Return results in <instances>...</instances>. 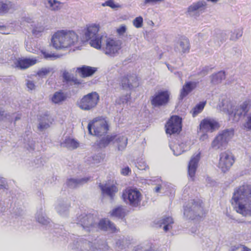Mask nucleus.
Instances as JSON below:
<instances>
[{"instance_id": "nucleus-1", "label": "nucleus", "mask_w": 251, "mask_h": 251, "mask_svg": "<svg viewBox=\"0 0 251 251\" xmlns=\"http://www.w3.org/2000/svg\"><path fill=\"white\" fill-rule=\"evenodd\" d=\"M231 203L237 213L251 216V185H243L235 190Z\"/></svg>"}, {"instance_id": "nucleus-2", "label": "nucleus", "mask_w": 251, "mask_h": 251, "mask_svg": "<svg viewBox=\"0 0 251 251\" xmlns=\"http://www.w3.org/2000/svg\"><path fill=\"white\" fill-rule=\"evenodd\" d=\"M35 219L37 222L49 230L50 232L53 235L56 236L60 240H62V238L65 240V238H64L65 237L67 238V241H69V234L67 233V231L63 228V226L55 225L51 223L50 220L47 217L42 206L37 210Z\"/></svg>"}, {"instance_id": "nucleus-3", "label": "nucleus", "mask_w": 251, "mask_h": 251, "mask_svg": "<svg viewBox=\"0 0 251 251\" xmlns=\"http://www.w3.org/2000/svg\"><path fill=\"white\" fill-rule=\"evenodd\" d=\"M78 37L73 30H61L56 32L52 36L51 43L56 49L68 48L78 41Z\"/></svg>"}, {"instance_id": "nucleus-4", "label": "nucleus", "mask_w": 251, "mask_h": 251, "mask_svg": "<svg viewBox=\"0 0 251 251\" xmlns=\"http://www.w3.org/2000/svg\"><path fill=\"white\" fill-rule=\"evenodd\" d=\"M72 249L76 251H110V247L104 239H97L94 244L86 240H81L74 243Z\"/></svg>"}, {"instance_id": "nucleus-5", "label": "nucleus", "mask_w": 251, "mask_h": 251, "mask_svg": "<svg viewBox=\"0 0 251 251\" xmlns=\"http://www.w3.org/2000/svg\"><path fill=\"white\" fill-rule=\"evenodd\" d=\"M97 217V215L96 214L83 212L80 214H77L74 221L86 232H94Z\"/></svg>"}, {"instance_id": "nucleus-6", "label": "nucleus", "mask_w": 251, "mask_h": 251, "mask_svg": "<svg viewBox=\"0 0 251 251\" xmlns=\"http://www.w3.org/2000/svg\"><path fill=\"white\" fill-rule=\"evenodd\" d=\"M223 109L226 111L230 119L234 122H238L241 117L245 115L249 111V103L247 101L244 102L240 106H234L230 103L226 105L225 101L222 102Z\"/></svg>"}, {"instance_id": "nucleus-7", "label": "nucleus", "mask_w": 251, "mask_h": 251, "mask_svg": "<svg viewBox=\"0 0 251 251\" xmlns=\"http://www.w3.org/2000/svg\"><path fill=\"white\" fill-rule=\"evenodd\" d=\"M234 134V130L232 128L225 129L220 131L212 142L211 147L215 150H222L226 149Z\"/></svg>"}, {"instance_id": "nucleus-8", "label": "nucleus", "mask_w": 251, "mask_h": 251, "mask_svg": "<svg viewBox=\"0 0 251 251\" xmlns=\"http://www.w3.org/2000/svg\"><path fill=\"white\" fill-rule=\"evenodd\" d=\"M200 200H191L183 206V215L186 219L194 220L203 214V207Z\"/></svg>"}, {"instance_id": "nucleus-9", "label": "nucleus", "mask_w": 251, "mask_h": 251, "mask_svg": "<svg viewBox=\"0 0 251 251\" xmlns=\"http://www.w3.org/2000/svg\"><path fill=\"white\" fill-rule=\"evenodd\" d=\"M99 25L96 24H93L88 26L84 36L86 40H90L91 46L97 49L101 48V40L102 36L98 34L99 31Z\"/></svg>"}, {"instance_id": "nucleus-10", "label": "nucleus", "mask_w": 251, "mask_h": 251, "mask_svg": "<svg viewBox=\"0 0 251 251\" xmlns=\"http://www.w3.org/2000/svg\"><path fill=\"white\" fill-rule=\"evenodd\" d=\"M99 100V94L96 92H92L84 96L81 99L78 105L82 110H89L96 106Z\"/></svg>"}, {"instance_id": "nucleus-11", "label": "nucleus", "mask_w": 251, "mask_h": 251, "mask_svg": "<svg viewBox=\"0 0 251 251\" xmlns=\"http://www.w3.org/2000/svg\"><path fill=\"white\" fill-rule=\"evenodd\" d=\"M122 197L124 201L133 207H137L141 201V193L136 189H128L123 192Z\"/></svg>"}, {"instance_id": "nucleus-12", "label": "nucleus", "mask_w": 251, "mask_h": 251, "mask_svg": "<svg viewBox=\"0 0 251 251\" xmlns=\"http://www.w3.org/2000/svg\"><path fill=\"white\" fill-rule=\"evenodd\" d=\"M87 128L90 134L96 136H101L105 135L109 129L108 125L105 120L95 123L94 122H90Z\"/></svg>"}, {"instance_id": "nucleus-13", "label": "nucleus", "mask_w": 251, "mask_h": 251, "mask_svg": "<svg viewBox=\"0 0 251 251\" xmlns=\"http://www.w3.org/2000/svg\"><path fill=\"white\" fill-rule=\"evenodd\" d=\"M122 44V41L120 40L108 38L106 40L105 47L102 48L103 51L110 57H114L118 54L121 49Z\"/></svg>"}, {"instance_id": "nucleus-14", "label": "nucleus", "mask_w": 251, "mask_h": 251, "mask_svg": "<svg viewBox=\"0 0 251 251\" xmlns=\"http://www.w3.org/2000/svg\"><path fill=\"white\" fill-rule=\"evenodd\" d=\"M167 134H178L182 129V118L178 116H172L165 125Z\"/></svg>"}, {"instance_id": "nucleus-15", "label": "nucleus", "mask_w": 251, "mask_h": 251, "mask_svg": "<svg viewBox=\"0 0 251 251\" xmlns=\"http://www.w3.org/2000/svg\"><path fill=\"white\" fill-rule=\"evenodd\" d=\"M235 162L232 154L228 151H224L220 154L218 167L223 173L227 172Z\"/></svg>"}, {"instance_id": "nucleus-16", "label": "nucleus", "mask_w": 251, "mask_h": 251, "mask_svg": "<svg viewBox=\"0 0 251 251\" xmlns=\"http://www.w3.org/2000/svg\"><path fill=\"white\" fill-rule=\"evenodd\" d=\"M117 228L115 224L107 218L100 219L97 215L95 232L100 231L116 232Z\"/></svg>"}, {"instance_id": "nucleus-17", "label": "nucleus", "mask_w": 251, "mask_h": 251, "mask_svg": "<svg viewBox=\"0 0 251 251\" xmlns=\"http://www.w3.org/2000/svg\"><path fill=\"white\" fill-rule=\"evenodd\" d=\"M139 80L135 75H127L121 77L120 86L125 90H131L139 86Z\"/></svg>"}, {"instance_id": "nucleus-18", "label": "nucleus", "mask_w": 251, "mask_h": 251, "mask_svg": "<svg viewBox=\"0 0 251 251\" xmlns=\"http://www.w3.org/2000/svg\"><path fill=\"white\" fill-rule=\"evenodd\" d=\"M169 100V94L167 91H161L152 96L151 101L154 107L166 105Z\"/></svg>"}, {"instance_id": "nucleus-19", "label": "nucleus", "mask_w": 251, "mask_h": 251, "mask_svg": "<svg viewBox=\"0 0 251 251\" xmlns=\"http://www.w3.org/2000/svg\"><path fill=\"white\" fill-rule=\"evenodd\" d=\"M219 127L220 124L217 121L208 118L203 119L200 124V130L205 132H213Z\"/></svg>"}, {"instance_id": "nucleus-20", "label": "nucleus", "mask_w": 251, "mask_h": 251, "mask_svg": "<svg viewBox=\"0 0 251 251\" xmlns=\"http://www.w3.org/2000/svg\"><path fill=\"white\" fill-rule=\"evenodd\" d=\"M200 159V153H198L193 156L189 162L188 165V174L192 180H194Z\"/></svg>"}, {"instance_id": "nucleus-21", "label": "nucleus", "mask_w": 251, "mask_h": 251, "mask_svg": "<svg viewBox=\"0 0 251 251\" xmlns=\"http://www.w3.org/2000/svg\"><path fill=\"white\" fill-rule=\"evenodd\" d=\"M70 206L71 203L67 200H59L57 201L55 209L60 215L66 216L69 214Z\"/></svg>"}, {"instance_id": "nucleus-22", "label": "nucleus", "mask_w": 251, "mask_h": 251, "mask_svg": "<svg viewBox=\"0 0 251 251\" xmlns=\"http://www.w3.org/2000/svg\"><path fill=\"white\" fill-rule=\"evenodd\" d=\"M91 179V176L83 178H70L67 180L66 185L70 188H76L86 183Z\"/></svg>"}, {"instance_id": "nucleus-23", "label": "nucleus", "mask_w": 251, "mask_h": 251, "mask_svg": "<svg viewBox=\"0 0 251 251\" xmlns=\"http://www.w3.org/2000/svg\"><path fill=\"white\" fill-rule=\"evenodd\" d=\"M37 61V59L33 58H19L16 63V66L21 69H25L35 64Z\"/></svg>"}, {"instance_id": "nucleus-24", "label": "nucleus", "mask_w": 251, "mask_h": 251, "mask_svg": "<svg viewBox=\"0 0 251 251\" xmlns=\"http://www.w3.org/2000/svg\"><path fill=\"white\" fill-rule=\"evenodd\" d=\"M97 71V68L83 65L77 68L76 72L79 73L81 77L84 78L92 76Z\"/></svg>"}, {"instance_id": "nucleus-25", "label": "nucleus", "mask_w": 251, "mask_h": 251, "mask_svg": "<svg viewBox=\"0 0 251 251\" xmlns=\"http://www.w3.org/2000/svg\"><path fill=\"white\" fill-rule=\"evenodd\" d=\"M102 193L109 196L111 199H113L115 193L118 191L117 188L114 185L108 186L106 184H99Z\"/></svg>"}, {"instance_id": "nucleus-26", "label": "nucleus", "mask_w": 251, "mask_h": 251, "mask_svg": "<svg viewBox=\"0 0 251 251\" xmlns=\"http://www.w3.org/2000/svg\"><path fill=\"white\" fill-rule=\"evenodd\" d=\"M176 49L182 53H188L190 49L189 39L185 37L180 39L178 42Z\"/></svg>"}, {"instance_id": "nucleus-27", "label": "nucleus", "mask_w": 251, "mask_h": 251, "mask_svg": "<svg viewBox=\"0 0 251 251\" xmlns=\"http://www.w3.org/2000/svg\"><path fill=\"white\" fill-rule=\"evenodd\" d=\"M26 136L24 137V147L29 152L34 151L35 147V142L33 140L30 132H25Z\"/></svg>"}, {"instance_id": "nucleus-28", "label": "nucleus", "mask_w": 251, "mask_h": 251, "mask_svg": "<svg viewBox=\"0 0 251 251\" xmlns=\"http://www.w3.org/2000/svg\"><path fill=\"white\" fill-rule=\"evenodd\" d=\"M196 87V83L188 81L183 85L180 95V99L182 100L186 97Z\"/></svg>"}, {"instance_id": "nucleus-29", "label": "nucleus", "mask_w": 251, "mask_h": 251, "mask_svg": "<svg viewBox=\"0 0 251 251\" xmlns=\"http://www.w3.org/2000/svg\"><path fill=\"white\" fill-rule=\"evenodd\" d=\"M115 137L114 142L117 144L118 150L124 151L127 144V138L123 135H113Z\"/></svg>"}, {"instance_id": "nucleus-30", "label": "nucleus", "mask_w": 251, "mask_h": 251, "mask_svg": "<svg viewBox=\"0 0 251 251\" xmlns=\"http://www.w3.org/2000/svg\"><path fill=\"white\" fill-rule=\"evenodd\" d=\"M130 243V240L129 238L124 236L120 237L116 241L115 247L118 251H122L127 248Z\"/></svg>"}, {"instance_id": "nucleus-31", "label": "nucleus", "mask_w": 251, "mask_h": 251, "mask_svg": "<svg viewBox=\"0 0 251 251\" xmlns=\"http://www.w3.org/2000/svg\"><path fill=\"white\" fill-rule=\"evenodd\" d=\"M67 98V95L61 90L55 92L52 98L51 101L55 104H60L66 100Z\"/></svg>"}, {"instance_id": "nucleus-32", "label": "nucleus", "mask_w": 251, "mask_h": 251, "mask_svg": "<svg viewBox=\"0 0 251 251\" xmlns=\"http://www.w3.org/2000/svg\"><path fill=\"white\" fill-rule=\"evenodd\" d=\"M45 163L44 159L41 156H37L35 159L27 164V167L32 170L34 168H38L43 166Z\"/></svg>"}, {"instance_id": "nucleus-33", "label": "nucleus", "mask_w": 251, "mask_h": 251, "mask_svg": "<svg viewBox=\"0 0 251 251\" xmlns=\"http://www.w3.org/2000/svg\"><path fill=\"white\" fill-rule=\"evenodd\" d=\"M174 223V221L171 217H163L161 220L159 221L160 226H163L164 230L166 232L168 231L172 227V224Z\"/></svg>"}, {"instance_id": "nucleus-34", "label": "nucleus", "mask_w": 251, "mask_h": 251, "mask_svg": "<svg viewBox=\"0 0 251 251\" xmlns=\"http://www.w3.org/2000/svg\"><path fill=\"white\" fill-rule=\"evenodd\" d=\"M211 83L216 85L221 83L222 81L225 79V72L223 71L218 72V73L213 74L210 76Z\"/></svg>"}, {"instance_id": "nucleus-35", "label": "nucleus", "mask_w": 251, "mask_h": 251, "mask_svg": "<svg viewBox=\"0 0 251 251\" xmlns=\"http://www.w3.org/2000/svg\"><path fill=\"white\" fill-rule=\"evenodd\" d=\"M13 7V5L11 1L8 0L0 1V15L7 13Z\"/></svg>"}, {"instance_id": "nucleus-36", "label": "nucleus", "mask_w": 251, "mask_h": 251, "mask_svg": "<svg viewBox=\"0 0 251 251\" xmlns=\"http://www.w3.org/2000/svg\"><path fill=\"white\" fill-rule=\"evenodd\" d=\"M185 145L183 143L179 144L172 145V144H170L169 145V147L171 150L173 151L174 154L176 156L180 155L185 151Z\"/></svg>"}, {"instance_id": "nucleus-37", "label": "nucleus", "mask_w": 251, "mask_h": 251, "mask_svg": "<svg viewBox=\"0 0 251 251\" xmlns=\"http://www.w3.org/2000/svg\"><path fill=\"white\" fill-rule=\"evenodd\" d=\"M46 6L51 11H56L61 8L62 3L57 0H46Z\"/></svg>"}, {"instance_id": "nucleus-38", "label": "nucleus", "mask_w": 251, "mask_h": 251, "mask_svg": "<svg viewBox=\"0 0 251 251\" xmlns=\"http://www.w3.org/2000/svg\"><path fill=\"white\" fill-rule=\"evenodd\" d=\"M115 137L113 136V135H107L106 137L102 138L100 140L98 141L97 145L100 148H105L111 142L113 141Z\"/></svg>"}, {"instance_id": "nucleus-39", "label": "nucleus", "mask_w": 251, "mask_h": 251, "mask_svg": "<svg viewBox=\"0 0 251 251\" xmlns=\"http://www.w3.org/2000/svg\"><path fill=\"white\" fill-rule=\"evenodd\" d=\"M206 2L202 0H199L196 3H193L188 8V12L191 13L201 8L204 9Z\"/></svg>"}, {"instance_id": "nucleus-40", "label": "nucleus", "mask_w": 251, "mask_h": 251, "mask_svg": "<svg viewBox=\"0 0 251 251\" xmlns=\"http://www.w3.org/2000/svg\"><path fill=\"white\" fill-rule=\"evenodd\" d=\"M61 146L68 148L76 149L78 146V143L74 139L70 137L66 138L64 141L61 143Z\"/></svg>"}, {"instance_id": "nucleus-41", "label": "nucleus", "mask_w": 251, "mask_h": 251, "mask_svg": "<svg viewBox=\"0 0 251 251\" xmlns=\"http://www.w3.org/2000/svg\"><path fill=\"white\" fill-rule=\"evenodd\" d=\"M111 217L123 218L125 217V211L122 206H118L112 209L110 212Z\"/></svg>"}, {"instance_id": "nucleus-42", "label": "nucleus", "mask_w": 251, "mask_h": 251, "mask_svg": "<svg viewBox=\"0 0 251 251\" xmlns=\"http://www.w3.org/2000/svg\"><path fill=\"white\" fill-rule=\"evenodd\" d=\"M206 104L205 101H201L198 103L193 109V116L195 117L200 113L203 109Z\"/></svg>"}, {"instance_id": "nucleus-43", "label": "nucleus", "mask_w": 251, "mask_h": 251, "mask_svg": "<svg viewBox=\"0 0 251 251\" xmlns=\"http://www.w3.org/2000/svg\"><path fill=\"white\" fill-rule=\"evenodd\" d=\"M131 99L130 94H126V95H123L119 98L116 100V102L118 104H126Z\"/></svg>"}, {"instance_id": "nucleus-44", "label": "nucleus", "mask_w": 251, "mask_h": 251, "mask_svg": "<svg viewBox=\"0 0 251 251\" xmlns=\"http://www.w3.org/2000/svg\"><path fill=\"white\" fill-rule=\"evenodd\" d=\"M242 33L243 31L241 29H236L233 32H231L230 39L231 40H235L241 37Z\"/></svg>"}, {"instance_id": "nucleus-45", "label": "nucleus", "mask_w": 251, "mask_h": 251, "mask_svg": "<svg viewBox=\"0 0 251 251\" xmlns=\"http://www.w3.org/2000/svg\"><path fill=\"white\" fill-rule=\"evenodd\" d=\"M136 167L140 170H145L149 168L145 162L142 159H138L135 162Z\"/></svg>"}, {"instance_id": "nucleus-46", "label": "nucleus", "mask_w": 251, "mask_h": 251, "mask_svg": "<svg viewBox=\"0 0 251 251\" xmlns=\"http://www.w3.org/2000/svg\"><path fill=\"white\" fill-rule=\"evenodd\" d=\"M230 251H251V250L245 246L239 245L232 246Z\"/></svg>"}, {"instance_id": "nucleus-47", "label": "nucleus", "mask_w": 251, "mask_h": 251, "mask_svg": "<svg viewBox=\"0 0 251 251\" xmlns=\"http://www.w3.org/2000/svg\"><path fill=\"white\" fill-rule=\"evenodd\" d=\"M63 81L66 83L71 82L74 76L69 74L67 71H64L62 74Z\"/></svg>"}, {"instance_id": "nucleus-48", "label": "nucleus", "mask_w": 251, "mask_h": 251, "mask_svg": "<svg viewBox=\"0 0 251 251\" xmlns=\"http://www.w3.org/2000/svg\"><path fill=\"white\" fill-rule=\"evenodd\" d=\"M42 53L44 56V57L46 59H50L53 60L58 58L60 57L59 55H56L55 53H48L46 51H42Z\"/></svg>"}, {"instance_id": "nucleus-49", "label": "nucleus", "mask_w": 251, "mask_h": 251, "mask_svg": "<svg viewBox=\"0 0 251 251\" xmlns=\"http://www.w3.org/2000/svg\"><path fill=\"white\" fill-rule=\"evenodd\" d=\"M143 19L141 16L136 17L133 21V24L136 28L141 27L143 25Z\"/></svg>"}, {"instance_id": "nucleus-50", "label": "nucleus", "mask_w": 251, "mask_h": 251, "mask_svg": "<svg viewBox=\"0 0 251 251\" xmlns=\"http://www.w3.org/2000/svg\"><path fill=\"white\" fill-rule=\"evenodd\" d=\"M11 115L10 114H7L2 109H0V121L7 120L10 121Z\"/></svg>"}, {"instance_id": "nucleus-51", "label": "nucleus", "mask_w": 251, "mask_h": 251, "mask_svg": "<svg viewBox=\"0 0 251 251\" xmlns=\"http://www.w3.org/2000/svg\"><path fill=\"white\" fill-rule=\"evenodd\" d=\"M213 68L214 67H213L205 66L201 69V70L198 73V74L199 75H205L207 74L210 70L213 69Z\"/></svg>"}, {"instance_id": "nucleus-52", "label": "nucleus", "mask_w": 251, "mask_h": 251, "mask_svg": "<svg viewBox=\"0 0 251 251\" xmlns=\"http://www.w3.org/2000/svg\"><path fill=\"white\" fill-rule=\"evenodd\" d=\"M51 69L49 68H42L41 69L38 71L37 75L39 76H43L49 74L51 71Z\"/></svg>"}, {"instance_id": "nucleus-53", "label": "nucleus", "mask_w": 251, "mask_h": 251, "mask_svg": "<svg viewBox=\"0 0 251 251\" xmlns=\"http://www.w3.org/2000/svg\"><path fill=\"white\" fill-rule=\"evenodd\" d=\"M101 5L103 6H109L112 8H115L119 7V5L115 4L112 0H108L107 1H106L104 3H102Z\"/></svg>"}, {"instance_id": "nucleus-54", "label": "nucleus", "mask_w": 251, "mask_h": 251, "mask_svg": "<svg viewBox=\"0 0 251 251\" xmlns=\"http://www.w3.org/2000/svg\"><path fill=\"white\" fill-rule=\"evenodd\" d=\"M50 126V125L46 122L41 121L39 124L38 129L40 131H43L44 129L48 128Z\"/></svg>"}, {"instance_id": "nucleus-55", "label": "nucleus", "mask_w": 251, "mask_h": 251, "mask_svg": "<svg viewBox=\"0 0 251 251\" xmlns=\"http://www.w3.org/2000/svg\"><path fill=\"white\" fill-rule=\"evenodd\" d=\"M134 251H152L153 250L151 248H147L145 246L142 245H138L134 248Z\"/></svg>"}, {"instance_id": "nucleus-56", "label": "nucleus", "mask_w": 251, "mask_h": 251, "mask_svg": "<svg viewBox=\"0 0 251 251\" xmlns=\"http://www.w3.org/2000/svg\"><path fill=\"white\" fill-rule=\"evenodd\" d=\"M43 30L44 28L42 27H35L32 29V32L33 35L36 36H38L40 35L41 33L43 31Z\"/></svg>"}, {"instance_id": "nucleus-57", "label": "nucleus", "mask_w": 251, "mask_h": 251, "mask_svg": "<svg viewBox=\"0 0 251 251\" xmlns=\"http://www.w3.org/2000/svg\"><path fill=\"white\" fill-rule=\"evenodd\" d=\"M165 0H144V4H150L151 5H154L155 4L163 2Z\"/></svg>"}, {"instance_id": "nucleus-58", "label": "nucleus", "mask_w": 251, "mask_h": 251, "mask_svg": "<svg viewBox=\"0 0 251 251\" xmlns=\"http://www.w3.org/2000/svg\"><path fill=\"white\" fill-rule=\"evenodd\" d=\"M10 115H11V120H10V121H8L10 123L14 122V124H15V122L17 121L20 120L21 117V114H17L16 116H15V115L14 114H10Z\"/></svg>"}, {"instance_id": "nucleus-59", "label": "nucleus", "mask_w": 251, "mask_h": 251, "mask_svg": "<svg viewBox=\"0 0 251 251\" xmlns=\"http://www.w3.org/2000/svg\"><path fill=\"white\" fill-rule=\"evenodd\" d=\"M126 25H122L117 29V32L119 35H123L126 31Z\"/></svg>"}, {"instance_id": "nucleus-60", "label": "nucleus", "mask_w": 251, "mask_h": 251, "mask_svg": "<svg viewBox=\"0 0 251 251\" xmlns=\"http://www.w3.org/2000/svg\"><path fill=\"white\" fill-rule=\"evenodd\" d=\"M248 129L251 130V114L248 117V119L244 125Z\"/></svg>"}, {"instance_id": "nucleus-61", "label": "nucleus", "mask_w": 251, "mask_h": 251, "mask_svg": "<svg viewBox=\"0 0 251 251\" xmlns=\"http://www.w3.org/2000/svg\"><path fill=\"white\" fill-rule=\"evenodd\" d=\"M7 184L5 180L3 178H0V189H7Z\"/></svg>"}, {"instance_id": "nucleus-62", "label": "nucleus", "mask_w": 251, "mask_h": 251, "mask_svg": "<svg viewBox=\"0 0 251 251\" xmlns=\"http://www.w3.org/2000/svg\"><path fill=\"white\" fill-rule=\"evenodd\" d=\"M26 85L28 89L30 90H34L35 88L34 83L31 80H27Z\"/></svg>"}, {"instance_id": "nucleus-63", "label": "nucleus", "mask_w": 251, "mask_h": 251, "mask_svg": "<svg viewBox=\"0 0 251 251\" xmlns=\"http://www.w3.org/2000/svg\"><path fill=\"white\" fill-rule=\"evenodd\" d=\"M131 170L128 167H126L121 170V174L124 176H127L130 172Z\"/></svg>"}, {"instance_id": "nucleus-64", "label": "nucleus", "mask_w": 251, "mask_h": 251, "mask_svg": "<svg viewBox=\"0 0 251 251\" xmlns=\"http://www.w3.org/2000/svg\"><path fill=\"white\" fill-rule=\"evenodd\" d=\"M71 82H74V83L75 84H77V85H79L81 83L80 80L78 79L77 78H76V77H75L74 76L73 77V79L71 80Z\"/></svg>"}]
</instances>
